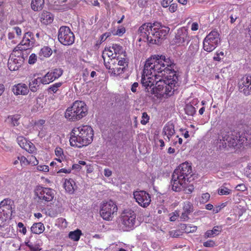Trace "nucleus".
<instances>
[{
    "instance_id": "42",
    "label": "nucleus",
    "mask_w": 251,
    "mask_h": 251,
    "mask_svg": "<svg viewBox=\"0 0 251 251\" xmlns=\"http://www.w3.org/2000/svg\"><path fill=\"white\" fill-rule=\"evenodd\" d=\"M62 82H58L50 85L48 89V91L50 93H56L59 90V88L62 85Z\"/></svg>"
},
{
    "instance_id": "28",
    "label": "nucleus",
    "mask_w": 251,
    "mask_h": 251,
    "mask_svg": "<svg viewBox=\"0 0 251 251\" xmlns=\"http://www.w3.org/2000/svg\"><path fill=\"white\" fill-rule=\"evenodd\" d=\"M22 64H23L19 63V61L15 60V58H13L12 57L9 56L8 60L7 66L8 69L11 71L18 70L19 68L22 66Z\"/></svg>"
},
{
    "instance_id": "32",
    "label": "nucleus",
    "mask_w": 251,
    "mask_h": 251,
    "mask_svg": "<svg viewBox=\"0 0 251 251\" xmlns=\"http://www.w3.org/2000/svg\"><path fill=\"white\" fill-rule=\"evenodd\" d=\"M111 47H105L104 50L102 52V57L104 61V64L108 60H112V58H114V53L112 49H110Z\"/></svg>"
},
{
    "instance_id": "36",
    "label": "nucleus",
    "mask_w": 251,
    "mask_h": 251,
    "mask_svg": "<svg viewBox=\"0 0 251 251\" xmlns=\"http://www.w3.org/2000/svg\"><path fill=\"white\" fill-rule=\"evenodd\" d=\"M229 138L230 132H226L225 131H221L219 138L220 139V143L222 144L223 147V144H225L226 142H227L228 141H229Z\"/></svg>"
},
{
    "instance_id": "61",
    "label": "nucleus",
    "mask_w": 251,
    "mask_h": 251,
    "mask_svg": "<svg viewBox=\"0 0 251 251\" xmlns=\"http://www.w3.org/2000/svg\"><path fill=\"white\" fill-rule=\"evenodd\" d=\"M45 120L43 119H40L34 123L35 126H37L39 128H41L45 124Z\"/></svg>"
},
{
    "instance_id": "27",
    "label": "nucleus",
    "mask_w": 251,
    "mask_h": 251,
    "mask_svg": "<svg viewBox=\"0 0 251 251\" xmlns=\"http://www.w3.org/2000/svg\"><path fill=\"white\" fill-rule=\"evenodd\" d=\"M222 230L221 226H215L212 230H207L204 234L205 238L214 237L215 236L219 235Z\"/></svg>"
},
{
    "instance_id": "21",
    "label": "nucleus",
    "mask_w": 251,
    "mask_h": 251,
    "mask_svg": "<svg viewBox=\"0 0 251 251\" xmlns=\"http://www.w3.org/2000/svg\"><path fill=\"white\" fill-rule=\"evenodd\" d=\"M193 204L190 201L184 202L183 206V212L180 217V220L182 221H186L189 219V215L193 212Z\"/></svg>"
},
{
    "instance_id": "8",
    "label": "nucleus",
    "mask_w": 251,
    "mask_h": 251,
    "mask_svg": "<svg viewBox=\"0 0 251 251\" xmlns=\"http://www.w3.org/2000/svg\"><path fill=\"white\" fill-rule=\"evenodd\" d=\"M220 42V35L217 30L209 33L203 41V49L207 52L213 51Z\"/></svg>"
},
{
    "instance_id": "45",
    "label": "nucleus",
    "mask_w": 251,
    "mask_h": 251,
    "mask_svg": "<svg viewBox=\"0 0 251 251\" xmlns=\"http://www.w3.org/2000/svg\"><path fill=\"white\" fill-rule=\"evenodd\" d=\"M50 73L52 75L54 80H55L62 75L63 70L61 69L56 68L50 71Z\"/></svg>"
},
{
    "instance_id": "64",
    "label": "nucleus",
    "mask_w": 251,
    "mask_h": 251,
    "mask_svg": "<svg viewBox=\"0 0 251 251\" xmlns=\"http://www.w3.org/2000/svg\"><path fill=\"white\" fill-rule=\"evenodd\" d=\"M236 189L238 191H244L246 190V187L244 184H240L237 185Z\"/></svg>"
},
{
    "instance_id": "26",
    "label": "nucleus",
    "mask_w": 251,
    "mask_h": 251,
    "mask_svg": "<svg viewBox=\"0 0 251 251\" xmlns=\"http://www.w3.org/2000/svg\"><path fill=\"white\" fill-rule=\"evenodd\" d=\"M175 132L174 126L173 124H166L163 129V133L164 136H167V141H170L171 137ZM167 141L166 139H165Z\"/></svg>"
},
{
    "instance_id": "55",
    "label": "nucleus",
    "mask_w": 251,
    "mask_h": 251,
    "mask_svg": "<svg viewBox=\"0 0 251 251\" xmlns=\"http://www.w3.org/2000/svg\"><path fill=\"white\" fill-rule=\"evenodd\" d=\"M173 1V0H162L160 1V4L163 7L167 8L169 7Z\"/></svg>"
},
{
    "instance_id": "35",
    "label": "nucleus",
    "mask_w": 251,
    "mask_h": 251,
    "mask_svg": "<svg viewBox=\"0 0 251 251\" xmlns=\"http://www.w3.org/2000/svg\"><path fill=\"white\" fill-rule=\"evenodd\" d=\"M110 49H112L113 53H114V57L113 58H121L120 54H122L123 52V48L121 46L118 44H113L110 47Z\"/></svg>"
},
{
    "instance_id": "6",
    "label": "nucleus",
    "mask_w": 251,
    "mask_h": 251,
    "mask_svg": "<svg viewBox=\"0 0 251 251\" xmlns=\"http://www.w3.org/2000/svg\"><path fill=\"white\" fill-rule=\"evenodd\" d=\"M121 221L125 230L130 231L136 226V215L131 209L123 210L121 215Z\"/></svg>"
},
{
    "instance_id": "44",
    "label": "nucleus",
    "mask_w": 251,
    "mask_h": 251,
    "mask_svg": "<svg viewBox=\"0 0 251 251\" xmlns=\"http://www.w3.org/2000/svg\"><path fill=\"white\" fill-rule=\"evenodd\" d=\"M55 154L57 157V158H56V160L60 163L61 162L62 160L64 158L63 149L59 147H56L55 150Z\"/></svg>"
},
{
    "instance_id": "12",
    "label": "nucleus",
    "mask_w": 251,
    "mask_h": 251,
    "mask_svg": "<svg viewBox=\"0 0 251 251\" xmlns=\"http://www.w3.org/2000/svg\"><path fill=\"white\" fill-rule=\"evenodd\" d=\"M190 41V37L189 35L188 27L182 26L176 30L172 42V45L181 46L184 45L185 42L188 43Z\"/></svg>"
},
{
    "instance_id": "37",
    "label": "nucleus",
    "mask_w": 251,
    "mask_h": 251,
    "mask_svg": "<svg viewBox=\"0 0 251 251\" xmlns=\"http://www.w3.org/2000/svg\"><path fill=\"white\" fill-rule=\"evenodd\" d=\"M25 245L29 248L30 251H39L41 249L39 244L33 243L30 240L25 241Z\"/></svg>"
},
{
    "instance_id": "25",
    "label": "nucleus",
    "mask_w": 251,
    "mask_h": 251,
    "mask_svg": "<svg viewBox=\"0 0 251 251\" xmlns=\"http://www.w3.org/2000/svg\"><path fill=\"white\" fill-rule=\"evenodd\" d=\"M65 191L70 194L74 193L77 189V186L75 181L72 178L65 179L63 183Z\"/></svg>"
},
{
    "instance_id": "46",
    "label": "nucleus",
    "mask_w": 251,
    "mask_h": 251,
    "mask_svg": "<svg viewBox=\"0 0 251 251\" xmlns=\"http://www.w3.org/2000/svg\"><path fill=\"white\" fill-rule=\"evenodd\" d=\"M185 111L186 114L189 116H193L196 112L195 107L191 104H187L185 108Z\"/></svg>"
},
{
    "instance_id": "38",
    "label": "nucleus",
    "mask_w": 251,
    "mask_h": 251,
    "mask_svg": "<svg viewBox=\"0 0 251 251\" xmlns=\"http://www.w3.org/2000/svg\"><path fill=\"white\" fill-rule=\"evenodd\" d=\"M52 53V50L50 47L45 46L41 49L39 54L40 57H48L51 55Z\"/></svg>"
},
{
    "instance_id": "17",
    "label": "nucleus",
    "mask_w": 251,
    "mask_h": 251,
    "mask_svg": "<svg viewBox=\"0 0 251 251\" xmlns=\"http://www.w3.org/2000/svg\"><path fill=\"white\" fill-rule=\"evenodd\" d=\"M17 140L19 146L28 152L32 153L36 151V149L34 145L31 142L27 140L24 137L18 136Z\"/></svg>"
},
{
    "instance_id": "60",
    "label": "nucleus",
    "mask_w": 251,
    "mask_h": 251,
    "mask_svg": "<svg viewBox=\"0 0 251 251\" xmlns=\"http://www.w3.org/2000/svg\"><path fill=\"white\" fill-rule=\"evenodd\" d=\"M220 56L223 57L224 56V52L223 51L217 52L216 54V56L213 57V60L217 61H221L222 58Z\"/></svg>"
},
{
    "instance_id": "59",
    "label": "nucleus",
    "mask_w": 251,
    "mask_h": 251,
    "mask_svg": "<svg viewBox=\"0 0 251 251\" xmlns=\"http://www.w3.org/2000/svg\"><path fill=\"white\" fill-rule=\"evenodd\" d=\"M37 60V56L34 53H32L29 57L28 63L29 64H33Z\"/></svg>"
},
{
    "instance_id": "50",
    "label": "nucleus",
    "mask_w": 251,
    "mask_h": 251,
    "mask_svg": "<svg viewBox=\"0 0 251 251\" xmlns=\"http://www.w3.org/2000/svg\"><path fill=\"white\" fill-rule=\"evenodd\" d=\"M210 197V195L209 193H206L202 195L200 201L202 203H205L208 201Z\"/></svg>"
},
{
    "instance_id": "22",
    "label": "nucleus",
    "mask_w": 251,
    "mask_h": 251,
    "mask_svg": "<svg viewBox=\"0 0 251 251\" xmlns=\"http://www.w3.org/2000/svg\"><path fill=\"white\" fill-rule=\"evenodd\" d=\"M25 51L23 50L22 49H17V47H15L12 53L10 54V56L12 57L13 58H15V60L19 61V63L23 64L25 57H27L26 54H25L24 52Z\"/></svg>"
},
{
    "instance_id": "52",
    "label": "nucleus",
    "mask_w": 251,
    "mask_h": 251,
    "mask_svg": "<svg viewBox=\"0 0 251 251\" xmlns=\"http://www.w3.org/2000/svg\"><path fill=\"white\" fill-rule=\"evenodd\" d=\"M17 226L19 228H22V229H20L19 231L21 233H22L24 235L26 234V227L24 226V225L22 222H19L18 223Z\"/></svg>"
},
{
    "instance_id": "15",
    "label": "nucleus",
    "mask_w": 251,
    "mask_h": 251,
    "mask_svg": "<svg viewBox=\"0 0 251 251\" xmlns=\"http://www.w3.org/2000/svg\"><path fill=\"white\" fill-rule=\"evenodd\" d=\"M34 43V40L33 38V34L31 32H26L24 37L19 44L16 47L17 49H22L23 50H26L29 49Z\"/></svg>"
},
{
    "instance_id": "48",
    "label": "nucleus",
    "mask_w": 251,
    "mask_h": 251,
    "mask_svg": "<svg viewBox=\"0 0 251 251\" xmlns=\"http://www.w3.org/2000/svg\"><path fill=\"white\" fill-rule=\"evenodd\" d=\"M18 159L22 166L25 167L29 165L28 157L26 158L23 155H20L18 156Z\"/></svg>"
},
{
    "instance_id": "3",
    "label": "nucleus",
    "mask_w": 251,
    "mask_h": 251,
    "mask_svg": "<svg viewBox=\"0 0 251 251\" xmlns=\"http://www.w3.org/2000/svg\"><path fill=\"white\" fill-rule=\"evenodd\" d=\"M170 28L162 26L160 23H145L138 30L140 38L138 41H143L150 44H159L166 38Z\"/></svg>"
},
{
    "instance_id": "53",
    "label": "nucleus",
    "mask_w": 251,
    "mask_h": 251,
    "mask_svg": "<svg viewBox=\"0 0 251 251\" xmlns=\"http://www.w3.org/2000/svg\"><path fill=\"white\" fill-rule=\"evenodd\" d=\"M126 32V29L124 27H122L119 28H118L115 33H113V35H118L119 36H122Z\"/></svg>"
},
{
    "instance_id": "2",
    "label": "nucleus",
    "mask_w": 251,
    "mask_h": 251,
    "mask_svg": "<svg viewBox=\"0 0 251 251\" xmlns=\"http://www.w3.org/2000/svg\"><path fill=\"white\" fill-rule=\"evenodd\" d=\"M176 65L170 58L164 55H155L146 61L142 76H153V75H166L176 72L174 68Z\"/></svg>"
},
{
    "instance_id": "54",
    "label": "nucleus",
    "mask_w": 251,
    "mask_h": 251,
    "mask_svg": "<svg viewBox=\"0 0 251 251\" xmlns=\"http://www.w3.org/2000/svg\"><path fill=\"white\" fill-rule=\"evenodd\" d=\"M37 169L39 171H42L44 172H48L49 171V167L47 165H38L37 167Z\"/></svg>"
},
{
    "instance_id": "47",
    "label": "nucleus",
    "mask_w": 251,
    "mask_h": 251,
    "mask_svg": "<svg viewBox=\"0 0 251 251\" xmlns=\"http://www.w3.org/2000/svg\"><path fill=\"white\" fill-rule=\"evenodd\" d=\"M218 193L220 195H228L231 193V190L225 186H222L219 188Z\"/></svg>"
},
{
    "instance_id": "20",
    "label": "nucleus",
    "mask_w": 251,
    "mask_h": 251,
    "mask_svg": "<svg viewBox=\"0 0 251 251\" xmlns=\"http://www.w3.org/2000/svg\"><path fill=\"white\" fill-rule=\"evenodd\" d=\"M12 92L14 95L25 96L28 94L29 89L27 86L23 83H19L13 86Z\"/></svg>"
},
{
    "instance_id": "5",
    "label": "nucleus",
    "mask_w": 251,
    "mask_h": 251,
    "mask_svg": "<svg viewBox=\"0 0 251 251\" xmlns=\"http://www.w3.org/2000/svg\"><path fill=\"white\" fill-rule=\"evenodd\" d=\"M108 60L105 62L104 65L112 76L123 74L128 65V62L125 58H112V60Z\"/></svg>"
},
{
    "instance_id": "56",
    "label": "nucleus",
    "mask_w": 251,
    "mask_h": 251,
    "mask_svg": "<svg viewBox=\"0 0 251 251\" xmlns=\"http://www.w3.org/2000/svg\"><path fill=\"white\" fill-rule=\"evenodd\" d=\"M170 220L171 221H175L177 218L179 216V212L177 211H175L172 212L170 214Z\"/></svg>"
},
{
    "instance_id": "58",
    "label": "nucleus",
    "mask_w": 251,
    "mask_h": 251,
    "mask_svg": "<svg viewBox=\"0 0 251 251\" xmlns=\"http://www.w3.org/2000/svg\"><path fill=\"white\" fill-rule=\"evenodd\" d=\"M205 247H213L215 246V242L213 240H207L203 243Z\"/></svg>"
},
{
    "instance_id": "41",
    "label": "nucleus",
    "mask_w": 251,
    "mask_h": 251,
    "mask_svg": "<svg viewBox=\"0 0 251 251\" xmlns=\"http://www.w3.org/2000/svg\"><path fill=\"white\" fill-rule=\"evenodd\" d=\"M199 42L197 41H192L188 48V51L191 54L196 53L199 50Z\"/></svg>"
},
{
    "instance_id": "51",
    "label": "nucleus",
    "mask_w": 251,
    "mask_h": 251,
    "mask_svg": "<svg viewBox=\"0 0 251 251\" xmlns=\"http://www.w3.org/2000/svg\"><path fill=\"white\" fill-rule=\"evenodd\" d=\"M142 119L141 123L143 125H145L149 122V117L146 112L143 113Z\"/></svg>"
},
{
    "instance_id": "33",
    "label": "nucleus",
    "mask_w": 251,
    "mask_h": 251,
    "mask_svg": "<svg viewBox=\"0 0 251 251\" xmlns=\"http://www.w3.org/2000/svg\"><path fill=\"white\" fill-rule=\"evenodd\" d=\"M45 0H32L31 8L34 11L41 10L44 7Z\"/></svg>"
},
{
    "instance_id": "40",
    "label": "nucleus",
    "mask_w": 251,
    "mask_h": 251,
    "mask_svg": "<svg viewBox=\"0 0 251 251\" xmlns=\"http://www.w3.org/2000/svg\"><path fill=\"white\" fill-rule=\"evenodd\" d=\"M42 84H48L50 82H53L54 80L52 75L49 72L45 75L41 77Z\"/></svg>"
},
{
    "instance_id": "24",
    "label": "nucleus",
    "mask_w": 251,
    "mask_h": 251,
    "mask_svg": "<svg viewBox=\"0 0 251 251\" xmlns=\"http://www.w3.org/2000/svg\"><path fill=\"white\" fill-rule=\"evenodd\" d=\"M72 106L67 108L65 113V118L71 122H75L80 120L81 119L78 114L76 113Z\"/></svg>"
},
{
    "instance_id": "4",
    "label": "nucleus",
    "mask_w": 251,
    "mask_h": 251,
    "mask_svg": "<svg viewBox=\"0 0 251 251\" xmlns=\"http://www.w3.org/2000/svg\"><path fill=\"white\" fill-rule=\"evenodd\" d=\"M93 137L94 130L92 127L82 125L75 126L72 130L69 141L71 146L81 148L90 144Z\"/></svg>"
},
{
    "instance_id": "11",
    "label": "nucleus",
    "mask_w": 251,
    "mask_h": 251,
    "mask_svg": "<svg viewBox=\"0 0 251 251\" xmlns=\"http://www.w3.org/2000/svg\"><path fill=\"white\" fill-rule=\"evenodd\" d=\"M58 39L62 45L70 46L74 43L75 37L68 26H61L58 30Z\"/></svg>"
},
{
    "instance_id": "1",
    "label": "nucleus",
    "mask_w": 251,
    "mask_h": 251,
    "mask_svg": "<svg viewBox=\"0 0 251 251\" xmlns=\"http://www.w3.org/2000/svg\"><path fill=\"white\" fill-rule=\"evenodd\" d=\"M141 83L146 88H151L155 85V88L159 92L163 91L167 95L172 96L177 90L178 86V76L176 72L172 73V75H153V76H142Z\"/></svg>"
},
{
    "instance_id": "16",
    "label": "nucleus",
    "mask_w": 251,
    "mask_h": 251,
    "mask_svg": "<svg viewBox=\"0 0 251 251\" xmlns=\"http://www.w3.org/2000/svg\"><path fill=\"white\" fill-rule=\"evenodd\" d=\"M72 106L81 119L87 114V106L84 101L76 100L73 102Z\"/></svg>"
},
{
    "instance_id": "63",
    "label": "nucleus",
    "mask_w": 251,
    "mask_h": 251,
    "mask_svg": "<svg viewBox=\"0 0 251 251\" xmlns=\"http://www.w3.org/2000/svg\"><path fill=\"white\" fill-rule=\"evenodd\" d=\"M199 25L197 22H193L191 26L192 31H197L199 29Z\"/></svg>"
},
{
    "instance_id": "43",
    "label": "nucleus",
    "mask_w": 251,
    "mask_h": 251,
    "mask_svg": "<svg viewBox=\"0 0 251 251\" xmlns=\"http://www.w3.org/2000/svg\"><path fill=\"white\" fill-rule=\"evenodd\" d=\"M21 118L20 115L15 114L9 116L8 119L10 120L11 124L13 126H18L19 125V120Z\"/></svg>"
},
{
    "instance_id": "18",
    "label": "nucleus",
    "mask_w": 251,
    "mask_h": 251,
    "mask_svg": "<svg viewBox=\"0 0 251 251\" xmlns=\"http://www.w3.org/2000/svg\"><path fill=\"white\" fill-rule=\"evenodd\" d=\"M186 182L185 180L178 177V176L173 174L171 180L172 189L176 192L180 191L185 187Z\"/></svg>"
},
{
    "instance_id": "29",
    "label": "nucleus",
    "mask_w": 251,
    "mask_h": 251,
    "mask_svg": "<svg viewBox=\"0 0 251 251\" xmlns=\"http://www.w3.org/2000/svg\"><path fill=\"white\" fill-rule=\"evenodd\" d=\"M45 229V226L41 222L34 223L30 228L31 232L36 234L43 233Z\"/></svg>"
},
{
    "instance_id": "57",
    "label": "nucleus",
    "mask_w": 251,
    "mask_h": 251,
    "mask_svg": "<svg viewBox=\"0 0 251 251\" xmlns=\"http://www.w3.org/2000/svg\"><path fill=\"white\" fill-rule=\"evenodd\" d=\"M177 10V4L176 3H171L169 6V10L171 13L175 12Z\"/></svg>"
},
{
    "instance_id": "9",
    "label": "nucleus",
    "mask_w": 251,
    "mask_h": 251,
    "mask_svg": "<svg viewBox=\"0 0 251 251\" xmlns=\"http://www.w3.org/2000/svg\"><path fill=\"white\" fill-rule=\"evenodd\" d=\"M117 210L116 204L114 201H109L103 202L101 204L100 213L103 219L110 221L117 214Z\"/></svg>"
},
{
    "instance_id": "39",
    "label": "nucleus",
    "mask_w": 251,
    "mask_h": 251,
    "mask_svg": "<svg viewBox=\"0 0 251 251\" xmlns=\"http://www.w3.org/2000/svg\"><path fill=\"white\" fill-rule=\"evenodd\" d=\"M81 235V231L77 229L75 231H70L69 233V237L73 241H77L79 240Z\"/></svg>"
},
{
    "instance_id": "62",
    "label": "nucleus",
    "mask_w": 251,
    "mask_h": 251,
    "mask_svg": "<svg viewBox=\"0 0 251 251\" xmlns=\"http://www.w3.org/2000/svg\"><path fill=\"white\" fill-rule=\"evenodd\" d=\"M13 31L14 32V33H16L17 36L20 37L22 35V30L18 26L14 27L12 28Z\"/></svg>"
},
{
    "instance_id": "19",
    "label": "nucleus",
    "mask_w": 251,
    "mask_h": 251,
    "mask_svg": "<svg viewBox=\"0 0 251 251\" xmlns=\"http://www.w3.org/2000/svg\"><path fill=\"white\" fill-rule=\"evenodd\" d=\"M240 92L245 95L248 96L251 94V76H247L241 80V83L239 86Z\"/></svg>"
},
{
    "instance_id": "7",
    "label": "nucleus",
    "mask_w": 251,
    "mask_h": 251,
    "mask_svg": "<svg viewBox=\"0 0 251 251\" xmlns=\"http://www.w3.org/2000/svg\"><path fill=\"white\" fill-rule=\"evenodd\" d=\"M35 199L41 202H48L54 198L55 191L50 188L37 186L34 190Z\"/></svg>"
},
{
    "instance_id": "14",
    "label": "nucleus",
    "mask_w": 251,
    "mask_h": 251,
    "mask_svg": "<svg viewBox=\"0 0 251 251\" xmlns=\"http://www.w3.org/2000/svg\"><path fill=\"white\" fill-rule=\"evenodd\" d=\"M134 198L138 204L143 208L147 207L151 203V195L147 192L141 190L133 193Z\"/></svg>"
},
{
    "instance_id": "34",
    "label": "nucleus",
    "mask_w": 251,
    "mask_h": 251,
    "mask_svg": "<svg viewBox=\"0 0 251 251\" xmlns=\"http://www.w3.org/2000/svg\"><path fill=\"white\" fill-rule=\"evenodd\" d=\"M179 227L181 230L187 233H193L197 230L196 226H191L190 224H181L180 225Z\"/></svg>"
},
{
    "instance_id": "30",
    "label": "nucleus",
    "mask_w": 251,
    "mask_h": 251,
    "mask_svg": "<svg viewBox=\"0 0 251 251\" xmlns=\"http://www.w3.org/2000/svg\"><path fill=\"white\" fill-rule=\"evenodd\" d=\"M240 140L238 139V136L233 135L232 133L230 132V138L229 141L227 142H226L225 144H223V148H226V147H235L239 143Z\"/></svg>"
},
{
    "instance_id": "49",
    "label": "nucleus",
    "mask_w": 251,
    "mask_h": 251,
    "mask_svg": "<svg viewBox=\"0 0 251 251\" xmlns=\"http://www.w3.org/2000/svg\"><path fill=\"white\" fill-rule=\"evenodd\" d=\"M28 160L29 165H31L32 166H36L39 163L38 160L33 155L28 156Z\"/></svg>"
},
{
    "instance_id": "23",
    "label": "nucleus",
    "mask_w": 251,
    "mask_h": 251,
    "mask_svg": "<svg viewBox=\"0 0 251 251\" xmlns=\"http://www.w3.org/2000/svg\"><path fill=\"white\" fill-rule=\"evenodd\" d=\"M39 18L42 24L47 25L52 23L54 16L50 12L44 10L40 14Z\"/></svg>"
},
{
    "instance_id": "10",
    "label": "nucleus",
    "mask_w": 251,
    "mask_h": 251,
    "mask_svg": "<svg viewBox=\"0 0 251 251\" xmlns=\"http://www.w3.org/2000/svg\"><path fill=\"white\" fill-rule=\"evenodd\" d=\"M14 208V202L10 199H5L0 202V219L2 222L11 218Z\"/></svg>"
},
{
    "instance_id": "31",
    "label": "nucleus",
    "mask_w": 251,
    "mask_h": 251,
    "mask_svg": "<svg viewBox=\"0 0 251 251\" xmlns=\"http://www.w3.org/2000/svg\"><path fill=\"white\" fill-rule=\"evenodd\" d=\"M41 83H42L41 77L34 78L29 82L28 84L29 88L32 92H36L39 89V87Z\"/></svg>"
},
{
    "instance_id": "13",
    "label": "nucleus",
    "mask_w": 251,
    "mask_h": 251,
    "mask_svg": "<svg viewBox=\"0 0 251 251\" xmlns=\"http://www.w3.org/2000/svg\"><path fill=\"white\" fill-rule=\"evenodd\" d=\"M173 174L188 181L189 178L192 176V166L190 163L185 162L176 169Z\"/></svg>"
}]
</instances>
